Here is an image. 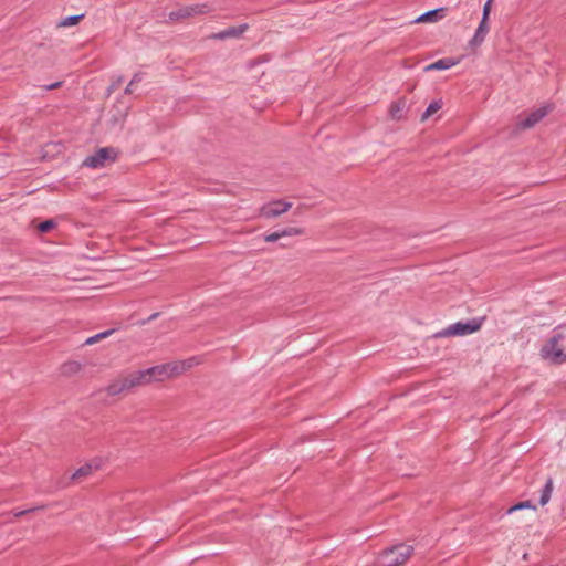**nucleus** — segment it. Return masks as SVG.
I'll list each match as a JSON object with an SVG mask.
<instances>
[{"mask_svg":"<svg viewBox=\"0 0 566 566\" xmlns=\"http://www.w3.org/2000/svg\"><path fill=\"white\" fill-rule=\"evenodd\" d=\"M541 355L545 360H548L552 364L566 363V350L564 349L563 342L559 339L556 331L542 347Z\"/></svg>","mask_w":566,"mask_h":566,"instance_id":"f03ea898","label":"nucleus"},{"mask_svg":"<svg viewBox=\"0 0 566 566\" xmlns=\"http://www.w3.org/2000/svg\"><path fill=\"white\" fill-rule=\"evenodd\" d=\"M116 108V114L113 115V123L120 124L127 115L129 109V103L127 101H120Z\"/></svg>","mask_w":566,"mask_h":566,"instance_id":"2eb2a0df","label":"nucleus"},{"mask_svg":"<svg viewBox=\"0 0 566 566\" xmlns=\"http://www.w3.org/2000/svg\"><path fill=\"white\" fill-rule=\"evenodd\" d=\"M55 227L53 220H45L38 226V230L42 233H46Z\"/></svg>","mask_w":566,"mask_h":566,"instance_id":"5701e85b","label":"nucleus"},{"mask_svg":"<svg viewBox=\"0 0 566 566\" xmlns=\"http://www.w3.org/2000/svg\"><path fill=\"white\" fill-rule=\"evenodd\" d=\"M524 509H532V510H536V506L533 505L531 503V501H523V502H520L513 506H511L510 509H507L506 511V514H512L513 512L515 511H518V510H524Z\"/></svg>","mask_w":566,"mask_h":566,"instance_id":"412c9836","label":"nucleus"},{"mask_svg":"<svg viewBox=\"0 0 566 566\" xmlns=\"http://www.w3.org/2000/svg\"><path fill=\"white\" fill-rule=\"evenodd\" d=\"M405 102L398 101L391 104L389 114L394 119H401L403 117Z\"/></svg>","mask_w":566,"mask_h":566,"instance_id":"a211bd4d","label":"nucleus"},{"mask_svg":"<svg viewBox=\"0 0 566 566\" xmlns=\"http://www.w3.org/2000/svg\"><path fill=\"white\" fill-rule=\"evenodd\" d=\"M212 11V7L209 3H195L181 7L169 13L171 20H179L190 18L195 15L207 14Z\"/></svg>","mask_w":566,"mask_h":566,"instance_id":"39448f33","label":"nucleus"},{"mask_svg":"<svg viewBox=\"0 0 566 566\" xmlns=\"http://www.w3.org/2000/svg\"><path fill=\"white\" fill-rule=\"evenodd\" d=\"M113 332L114 329H108L107 335L109 336Z\"/></svg>","mask_w":566,"mask_h":566,"instance_id":"2f4dec72","label":"nucleus"},{"mask_svg":"<svg viewBox=\"0 0 566 566\" xmlns=\"http://www.w3.org/2000/svg\"><path fill=\"white\" fill-rule=\"evenodd\" d=\"M104 338H106V331H103V332H101V333H98V334H96V335H94L92 337H88L85 340L84 345H92V344H95L96 342H98L101 339H104Z\"/></svg>","mask_w":566,"mask_h":566,"instance_id":"393cba45","label":"nucleus"},{"mask_svg":"<svg viewBox=\"0 0 566 566\" xmlns=\"http://www.w3.org/2000/svg\"><path fill=\"white\" fill-rule=\"evenodd\" d=\"M281 238H282L281 231H275V232L266 234L264 237V240L266 242H275V241L280 240Z\"/></svg>","mask_w":566,"mask_h":566,"instance_id":"bb28decb","label":"nucleus"},{"mask_svg":"<svg viewBox=\"0 0 566 566\" xmlns=\"http://www.w3.org/2000/svg\"><path fill=\"white\" fill-rule=\"evenodd\" d=\"M292 207L291 202L275 200L261 208V214L265 218H274L286 212Z\"/></svg>","mask_w":566,"mask_h":566,"instance_id":"1a4fd4ad","label":"nucleus"},{"mask_svg":"<svg viewBox=\"0 0 566 566\" xmlns=\"http://www.w3.org/2000/svg\"><path fill=\"white\" fill-rule=\"evenodd\" d=\"M442 11H443L442 8L427 11V12L422 13L420 17H418L416 19V22H433V21H437L438 20V14L440 12H442Z\"/></svg>","mask_w":566,"mask_h":566,"instance_id":"6ab92c4d","label":"nucleus"},{"mask_svg":"<svg viewBox=\"0 0 566 566\" xmlns=\"http://www.w3.org/2000/svg\"><path fill=\"white\" fill-rule=\"evenodd\" d=\"M198 364H199V360L196 357H191V358H188L185 360H176V361L167 363L166 367H167L168 379L184 374L185 371L191 369L193 366H196Z\"/></svg>","mask_w":566,"mask_h":566,"instance_id":"0eeeda50","label":"nucleus"},{"mask_svg":"<svg viewBox=\"0 0 566 566\" xmlns=\"http://www.w3.org/2000/svg\"><path fill=\"white\" fill-rule=\"evenodd\" d=\"M412 553V546L401 543L384 549L377 560L379 566H401L410 558Z\"/></svg>","mask_w":566,"mask_h":566,"instance_id":"f257e3e1","label":"nucleus"},{"mask_svg":"<svg viewBox=\"0 0 566 566\" xmlns=\"http://www.w3.org/2000/svg\"><path fill=\"white\" fill-rule=\"evenodd\" d=\"M102 462L103 461L101 459H96L82 465L73 473L72 480H76L92 474L93 471L98 470L102 467Z\"/></svg>","mask_w":566,"mask_h":566,"instance_id":"f8f14e48","label":"nucleus"},{"mask_svg":"<svg viewBox=\"0 0 566 566\" xmlns=\"http://www.w3.org/2000/svg\"><path fill=\"white\" fill-rule=\"evenodd\" d=\"M457 63H458V61H455L452 57H444V59H440V60H438V61L427 65L424 67V71L426 72H429V71H443V70H448V69L454 66Z\"/></svg>","mask_w":566,"mask_h":566,"instance_id":"ddd939ff","label":"nucleus"},{"mask_svg":"<svg viewBox=\"0 0 566 566\" xmlns=\"http://www.w3.org/2000/svg\"><path fill=\"white\" fill-rule=\"evenodd\" d=\"M442 107V103L440 101H433L431 102L426 111L421 115V120L424 122L428 119L432 114L438 112Z\"/></svg>","mask_w":566,"mask_h":566,"instance_id":"aec40b11","label":"nucleus"},{"mask_svg":"<svg viewBox=\"0 0 566 566\" xmlns=\"http://www.w3.org/2000/svg\"><path fill=\"white\" fill-rule=\"evenodd\" d=\"M107 156H108V163L115 161L117 159V157H118V151L115 150L114 148H109L108 147V155Z\"/></svg>","mask_w":566,"mask_h":566,"instance_id":"c756f323","label":"nucleus"},{"mask_svg":"<svg viewBox=\"0 0 566 566\" xmlns=\"http://www.w3.org/2000/svg\"><path fill=\"white\" fill-rule=\"evenodd\" d=\"M488 32H489L488 20L482 19L471 42L474 44L482 43L484 41Z\"/></svg>","mask_w":566,"mask_h":566,"instance_id":"dca6fc26","label":"nucleus"},{"mask_svg":"<svg viewBox=\"0 0 566 566\" xmlns=\"http://www.w3.org/2000/svg\"><path fill=\"white\" fill-rule=\"evenodd\" d=\"M42 509H43V506H34V507H31V509H28V510L18 511V512L14 513V516L15 517H20V516H22V515H24L27 513L35 512V511L42 510Z\"/></svg>","mask_w":566,"mask_h":566,"instance_id":"c85d7f7f","label":"nucleus"},{"mask_svg":"<svg viewBox=\"0 0 566 566\" xmlns=\"http://www.w3.org/2000/svg\"><path fill=\"white\" fill-rule=\"evenodd\" d=\"M554 489V482L552 478H548L544 484V486L541 490V496H539V504L542 506L546 505L552 496Z\"/></svg>","mask_w":566,"mask_h":566,"instance_id":"4468645a","label":"nucleus"},{"mask_svg":"<svg viewBox=\"0 0 566 566\" xmlns=\"http://www.w3.org/2000/svg\"><path fill=\"white\" fill-rule=\"evenodd\" d=\"M137 386H140V384L136 379V373L134 371L108 384V396L118 395Z\"/></svg>","mask_w":566,"mask_h":566,"instance_id":"423d86ee","label":"nucleus"},{"mask_svg":"<svg viewBox=\"0 0 566 566\" xmlns=\"http://www.w3.org/2000/svg\"><path fill=\"white\" fill-rule=\"evenodd\" d=\"M82 366L78 361H66L61 366V373L65 376H72L81 370Z\"/></svg>","mask_w":566,"mask_h":566,"instance_id":"f3484780","label":"nucleus"},{"mask_svg":"<svg viewBox=\"0 0 566 566\" xmlns=\"http://www.w3.org/2000/svg\"><path fill=\"white\" fill-rule=\"evenodd\" d=\"M249 29V24L242 23L235 27H229L226 30L212 33L208 36L210 40H227V39H239Z\"/></svg>","mask_w":566,"mask_h":566,"instance_id":"6e6552de","label":"nucleus"},{"mask_svg":"<svg viewBox=\"0 0 566 566\" xmlns=\"http://www.w3.org/2000/svg\"><path fill=\"white\" fill-rule=\"evenodd\" d=\"M143 80V75L140 73H137L134 75V77L130 80V82L128 83V85L126 86L125 88V94H130L133 93V86L140 82Z\"/></svg>","mask_w":566,"mask_h":566,"instance_id":"b1692460","label":"nucleus"},{"mask_svg":"<svg viewBox=\"0 0 566 566\" xmlns=\"http://www.w3.org/2000/svg\"><path fill=\"white\" fill-rule=\"evenodd\" d=\"M481 328V321L470 319L467 322H457L454 324L449 325L441 332L437 333L438 337H449V336H465L470 335Z\"/></svg>","mask_w":566,"mask_h":566,"instance_id":"7ed1b4c3","label":"nucleus"},{"mask_svg":"<svg viewBox=\"0 0 566 566\" xmlns=\"http://www.w3.org/2000/svg\"><path fill=\"white\" fill-rule=\"evenodd\" d=\"M491 2H492V0H486V2L483 6V14H482L483 20H488V18H489V14L491 11Z\"/></svg>","mask_w":566,"mask_h":566,"instance_id":"cd10ccee","label":"nucleus"},{"mask_svg":"<svg viewBox=\"0 0 566 566\" xmlns=\"http://www.w3.org/2000/svg\"><path fill=\"white\" fill-rule=\"evenodd\" d=\"M106 163V147L99 148L94 155L87 156L82 166L88 168H101Z\"/></svg>","mask_w":566,"mask_h":566,"instance_id":"9b49d317","label":"nucleus"},{"mask_svg":"<svg viewBox=\"0 0 566 566\" xmlns=\"http://www.w3.org/2000/svg\"><path fill=\"white\" fill-rule=\"evenodd\" d=\"M84 14L78 15H70L62 21L59 22V27H71L75 25L80 22L81 19H83Z\"/></svg>","mask_w":566,"mask_h":566,"instance_id":"4be33fe9","label":"nucleus"},{"mask_svg":"<svg viewBox=\"0 0 566 566\" xmlns=\"http://www.w3.org/2000/svg\"><path fill=\"white\" fill-rule=\"evenodd\" d=\"M549 109L547 106L539 107L532 113H530L524 119H521L517 123V126L522 129L531 128L535 126L541 119H543Z\"/></svg>","mask_w":566,"mask_h":566,"instance_id":"9d476101","label":"nucleus"},{"mask_svg":"<svg viewBox=\"0 0 566 566\" xmlns=\"http://www.w3.org/2000/svg\"><path fill=\"white\" fill-rule=\"evenodd\" d=\"M301 233H302V230H300L297 228H292V227L281 230L282 238L283 237L297 235V234H301Z\"/></svg>","mask_w":566,"mask_h":566,"instance_id":"a878e982","label":"nucleus"},{"mask_svg":"<svg viewBox=\"0 0 566 566\" xmlns=\"http://www.w3.org/2000/svg\"><path fill=\"white\" fill-rule=\"evenodd\" d=\"M135 373L136 379L139 380L140 386L150 384L153 381H164L168 379L166 364L137 370Z\"/></svg>","mask_w":566,"mask_h":566,"instance_id":"20e7f679","label":"nucleus"},{"mask_svg":"<svg viewBox=\"0 0 566 566\" xmlns=\"http://www.w3.org/2000/svg\"><path fill=\"white\" fill-rule=\"evenodd\" d=\"M61 85H62V82L59 81V82H55V83H52V84L45 86V88L49 90V91L50 90H55V88L60 87Z\"/></svg>","mask_w":566,"mask_h":566,"instance_id":"7c9ffc66","label":"nucleus"}]
</instances>
